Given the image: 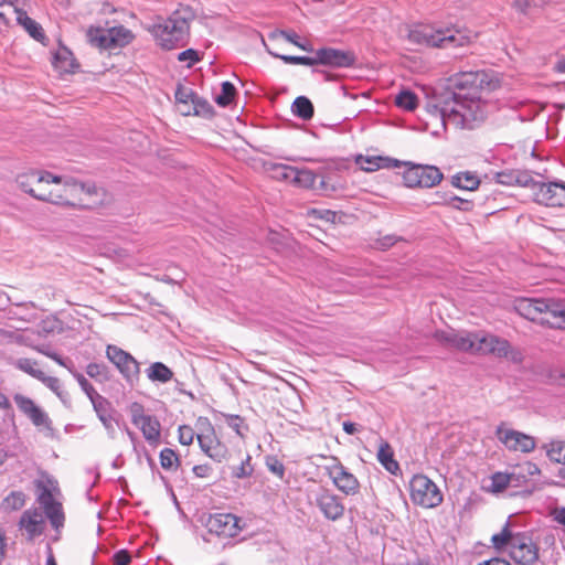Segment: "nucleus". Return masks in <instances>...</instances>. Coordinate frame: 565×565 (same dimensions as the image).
<instances>
[{
	"instance_id": "obj_14",
	"label": "nucleus",
	"mask_w": 565,
	"mask_h": 565,
	"mask_svg": "<svg viewBox=\"0 0 565 565\" xmlns=\"http://www.w3.org/2000/svg\"><path fill=\"white\" fill-rule=\"evenodd\" d=\"M178 109L182 116H200L210 110L206 100L198 97L192 88L179 83L174 93Z\"/></svg>"
},
{
	"instance_id": "obj_16",
	"label": "nucleus",
	"mask_w": 565,
	"mask_h": 565,
	"mask_svg": "<svg viewBox=\"0 0 565 565\" xmlns=\"http://www.w3.org/2000/svg\"><path fill=\"white\" fill-rule=\"evenodd\" d=\"M539 546L525 533L518 532L511 548H509L510 557L521 565H533L539 561Z\"/></svg>"
},
{
	"instance_id": "obj_40",
	"label": "nucleus",
	"mask_w": 565,
	"mask_h": 565,
	"mask_svg": "<svg viewBox=\"0 0 565 565\" xmlns=\"http://www.w3.org/2000/svg\"><path fill=\"white\" fill-rule=\"evenodd\" d=\"M160 465L166 470H177L180 466V460L174 450L164 448L160 451Z\"/></svg>"
},
{
	"instance_id": "obj_58",
	"label": "nucleus",
	"mask_w": 565,
	"mask_h": 565,
	"mask_svg": "<svg viewBox=\"0 0 565 565\" xmlns=\"http://www.w3.org/2000/svg\"><path fill=\"white\" fill-rule=\"evenodd\" d=\"M33 349L35 351H38L39 353H42V354L46 355L47 358L54 360L60 365H64L61 356L58 354H56L55 352H51L50 350L45 349L44 347H33Z\"/></svg>"
},
{
	"instance_id": "obj_32",
	"label": "nucleus",
	"mask_w": 565,
	"mask_h": 565,
	"mask_svg": "<svg viewBox=\"0 0 565 565\" xmlns=\"http://www.w3.org/2000/svg\"><path fill=\"white\" fill-rule=\"evenodd\" d=\"M509 487H512L509 472L498 471L491 475L490 484L484 489L489 493L499 494L504 492Z\"/></svg>"
},
{
	"instance_id": "obj_20",
	"label": "nucleus",
	"mask_w": 565,
	"mask_h": 565,
	"mask_svg": "<svg viewBox=\"0 0 565 565\" xmlns=\"http://www.w3.org/2000/svg\"><path fill=\"white\" fill-rule=\"evenodd\" d=\"M316 503L328 520L335 521L344 514V505L341 499L328 489L320 491L316 498Z\"/></svg>"
},
{
	"instance_id": "obj_12",
	"label": "nucleus",
	"mask_w": 565,
	"mask_h": 565,
	"mask_svg": "<svg viewBox=\"0 0 565 565\" xmlns=\"http://www.w3.org/2000/svg\"><path fill=\"white\" fill-rule=\"evenodd\" d=\"M406 163L403 180L407 188H433L444 179V174L437 167Z\"/></svg>"
},
{
	"instance_id": "obj_18",
	"label": "nucleus",
	"mask_w": 565,
	"mask_h": 565,
	"mask_svg": "<svg viewBox=\"0 0 565 565\" xmlns=\"http://www.w3.org/2000/svg\"><path fill=\"white\" fill-rule=\"evenodd\" d=\"M108 360L116 365L119 372L127 381H137L140 373V366L137 360L128 352L116 345H108L106 349Z\"/></svg>"
},
{
	"instance_id": "obj_45",
	"label": "nucleus",
	"mask_w": 565,
	"mask_h": 565,
	"mask_svg": "<svg viewBox=\"0 0 565 565\" xmlns=\"http://www.w3.org/2000/svg\"><path fill=\"white\" fill-rule=\"evenodd\" d=\"M36 489L39 492H50L61 494L58 482L56 479L49 475H43L42 479L36 481Z\"/></svg>"
},
{
	"instance_id": "obj_41",
	"label": "nucleus",
	"mask_w": 565,
	"mask_h": 565,
	"mask_svg": "<svg viewBox=\"0 0 565 565\" xmlns=\"http://www.w3.org/2000/svg\"><path fill=\"white\" fill-rule=\"evenodd\" d=\"M45 515L50 520L52 526L58 531L64 525L65 515L63 512L62 503L55 504L44 511Z\"/></svg>"
},
{
	"instance_id": "obj_63",
	"label": "nucleus",
	"mask_w": 565,
	"mask_h": 565,
	"mask_svg": "<svg viewBox=\"0 0 565 565\" xmlns=\"http://www.w3.org/2000/svg\"><path fill=\"white\" fill-rule=\"evenodd\" d=\"M6 535L4 533L0 530V562L4 558V555H6Z\"/></svg>"
},
{
	"instance_id": "obj_29",
	"label": "nucleus",
	"mask_w": 565,
	"mask_h": 565,
	"mask_svg": "<svg viewBox=\"0 0 565 565\" xmlns=\"http://www.w3.org/2000/svg\"><path fill=\"white\" fill-rule=\"evenodd\" d=\"M515 534L510 525L505 524L499 533L491 536L492 546L499 552L511 548Z\"/></svg>"
},
{
	"instance_id": "obj_47",
	"label": "nucleus",
	"mask_w": 565,
	"mask_h": 565,
	"mask_svg": "<svg viewBox=\"0 0 565 565\" xmlns=\"http://www.w3.org/2000/svg\"><path fill=\"white\" fill-rule=\"evenodd\" d=\"M253 466L250 463V456H246L244 460H242L241 465L233 469V476L235 478L242 479L252 476Z\"/></svg>"
},
{
	"instance_id": "obj_26",
	"label": "nucleus",
	"mask_w": 565,
	"mask_h": 565,
	"mask_svg": "<svg viewBox=\"0 0 565 565\" xmlns=\"http://www.w3.org/2000/svg\"><path fill=\"white\" fill-rule=\"evenodd\" d=\"M19 409L30 418L35 426H41L45 423V415L35 403L22 394H15L13 397Z\"/></svg>"
},
{
	"instance_id": "obj_5",
	"label": "nucleus",
	"mask_w": 565,
	"mask_h": 565,
	"mask_svg": "<svg viewBox=\"0 0 565 565\" xmlns=\"http://www.w3.org/2000/svg\"><path fill=\"white\" fill-rule=\"evenodd\" d=\"M193 13L189 8L177 9L167 20L152 26L157 43L164 50H171L189 34Z\"/></svg>"
},
{
	"instance_id": "obj_24",
	"label": "nucleus",
	"mask_w": 565,
	"mask_h": 565,
	"mask_svg": "<svg viewBox=\"0 0 565 565\" xmlns=\"http://www.w3.org/2000/svg\"><path fill=\"white\" fill-rule=\"evenodd\" d=\"M541 475L539 466L532 461H524L514 466L509 472L511 484L515 488L526 487L534 477Z\"/></svg>"
},
{
	"instance_id": "obj_10",
	"label": "nucleus",
	"mask_w": 565,
	"mask_h": 565,
	"mask_svg": "<svg viewBox=\"0 0 565 565\" xmlns=\"http://www.w3.org/2000/svg\"><path fill=\"white\" fill-rule=\"evenodd\" d=\"M196 439L202 451L211 459L221 462L227 456V447L216 436L211 422L205 417H199L195 424Z\"/></svg>"
},
{
	"instance_id": "obj_9",
	"label": "nucleus",
	"mask_w": 565,
	"mask_h": 565,
	"mask_svg": "<svg viewBox=\"0 0 565 565\" xmlns=\"http://www.w3.org/2000/svg\"><path fill=\"white\" fill-rule=\"evenodd\" d=\"M409 499L417 507L434 509L441 504L444 495L430 478L417 473L409 481Z\"/></svg>"
},
{
	"instance_id": "obj_31",
	"label": "nucleus",
	"mask_w": 565,
	"mask_h": 565,
	"mask_svg": "<svg viewBox=\"0 0 565 565\" xmlns=\"http://www.w3.org/2000/svg\"><path fill=\"white\" fill-rule=\"evenodd\" d=\"M317 181V174L309 169L295 167L291 184L301 189H312Z\"/></svg>"
},
{
	"instance_id": "obj_56",
	"label": "nucleus",
	"mask_w": 565,
	"mask_h": 565,
	"mask_svg": "<svg viewBox=\"0 0 565 565\" xmlns=\"http://www.w3.org/2000/svg\"><path fill=\"white\" fill-rule=\"evenodd\" d=\"M39 381H41L45 386H47L53 392L57 393L60 388L58 379L53 376H46L45 373H43Z\"/></svg>"
},
{
	"instance_id": "obj_53",
	"label": "nucleus",
	"mask_w": 565,
	"mask_h": 565,
	"mask_svg": "<svg viewBox=\"0 0 565 565\" xmlns=\"http://www.w3.org/2000/svg\"><path fill=\"white\" fill-rule=\"evenodd\" d=\"M277 39H282V40H286L292 44H295L296 46L300 47L301 50H305V51H311V47H308L306 46L305 44H301L297 41V38L298 35L296 33H286V32H281L279 35L276 36Z\"/></svg>"
},
{
	"instance_id": "obj_6",
	"label": "nucleus",
	"mask_w": 565,
	"mask_h": 565,
	"mask_svg": "<svg viewBox=\"0 0 565 565\" xmlns=\"http://www.w3.org/2000/svg\"><path fill=\"white\" fill-rule=\"evenodd\" d=\"M270 53L288 64L312 66L317 64L328 65L332 67H348L354 64L355 56L348 51H341L332 47L320 49L315 56H292L285 55L279 52Z\"/></svg>"
},
{
	"instance_id": "obj_27",
	"label": "nucleus",
	"mask_w": 565,
	"mask_h": 565,
	"mask_svg": "<svg viewBox=\"0 0 565 565\" xmlns=\"http://www.w3.org/2000/svg\"><path fill=\"white\" fill-rule=\"evenodd\" d=\"M52 64L61 75L73 74L78 67L73 53L65 46H61L55 51Z\"/></svg>"
},
{
	"instance_id": "obj_43",
	"label": "nucleus",
	"mask_w": 565,
	"mask_h": 565,
	"mask_svg": "<svg viewBox=\"0 0 565 565\" xmlns=\"http://www.w3.org/2000/svg\"><path fill=\"white\" fill-rule=\"evenodd\" d=\"M236 95V88L230 82L222 83V90L218 96L215 97V103L221 107L228 106Z\"/></svg>"
},
{
	"instance_id": "obj_61",
	"label": "nucleus",
	"mask_w": 565,
	"mask_h": 565,
	"mask_svg": "<svg viewBox=\"0 0 565 565\" xmlns=\"http://www.w3.org/2000/svg\"><path fill=\"white\" fill-rule=\"evenodd\" d=\"M478 565H511L508 561L499 557L491 558L489 561H484L479 563Z\"/></svg>"
},
{
	"instance_id": "obj_21",
	"label": "nucleus",
	"mask_w": 565,
	"mask_h": 565,
	"mask_svg": "<svg viewBox=\"0 0 565 565\" xmlns=\"http://www.w3.org/2000/svg\"><path fill=\"white\" fill-rule=\"evenodd\" d=\"M19 527L24 531L29 541H33L45 529V520L42 512L36 508L25 510L20 518Z\"/></svg>"
},
{
	"instance_id": "obj_54",
	"label": "nucleus",
	"mask_w": 565,
	"mask_h": 565,
	"mask_svg": "<svg viewBox=\"0 0 565 565\" xmlns=\"http://www.w3.org/2000/svg\"><path fill=\"white\" fill-rule=\"evenodd\" d=\"M131 556L126 550H120L114 555V565H129Z\"/></svg>"
},
{
	"instance_id": "obj_4",
	"label": "nucleus",
	"mask_w": 565,
	"mask_h": 565,
	"mask_svg": "<svg viewBox=\"0 0 565 565\" xmlns=\"http://www.w3.org/2000/svg\"><path fill=\"white\" fill-rule=\"evenodd\" d=\"M515 310L523 318L552 328H565V302L554 298H521Z\"/></svg>"
},
{
	"instance_id": "obj_44",
	"label": "nucleus",
	"mask_w": 565,
	"mask_h": 565,
	"mask_svg": "<svg viewBox=\"0 0 565 565\" xmlns=\"http://www.w3.org/2000/svg\"><path fill=\"white\" fill-rule=\"evenodd\" d=\"M431 204H435V205H451L454 207H457V209H460V210H463V211H469V210L472 209V203L470 201L460 199V198H458L456 195L443 196V200H434L431 202Z\"/></svg>"
},
{
	"instance_id": "obj_35",
	"label": "nucleus",
	"mask_w": 565,
	"mask_h": 565,
	"mask_svg": "<svg viewBox=\"0 0 565 565\" xmlns=\"http://www.w3.org/2000/svg\"><path fill=\"white\" fill-rule=\"evenodd\" d=\"M147 375L153 382L167 383L173 377V372L163 363L154 362L148 367Z\"/></svg>"
},
{
	"instance_id": "obj_49",
	"label": "nucleus",
	"mask_w": 565,
	"mask_h": 565,
	"mask_svg": "<svg viewBox=\"0 0 565 565\" xmlns=\"http://www.w3.org/2000/svg\"><path fill=\"white\" fill-rule=\"evenodd\" d=\"M178 61L186 63L188 67L193 66L196 62L200 61V56L198 51L193 49H188L178 54Z\"/></svg>"
},
{
	"instance_id": "obj_8",
	"label": "nucleus",
	"mask_w": 565,
	"mask_h": 565,
	"mask_svg": "<svg viewBox=\"0 0 565 565\" xmlns=\"http://www.w3.org/2000/svg\"><path fill=\"white\" fill-rule=\"evenodd\" d=\"M90 45L100 50H116L130 44L135 34L124 25H117L109 29L99 26H89L86 32Z\"/></svg>"
},
{
	"instance_id": "obj_3",
	"label": "nucleus",
	"mask_w": 565,
	"mask_h": 565,
	"mask_svg": "<svg viewBox=\"0 0 565 565\" xmlns=\"http://www.w3.org/2000/svg\"><path fill=\"white\" fill-rule=\"evenodd\" d=\"M475 38L454 26L437 28L424 23L413 25L407 34L411 43L435 49L467 46L473 42Z\"/></svg>"
},
{
	"instance_id": "obj_46",
	"label": "nucleus",
	"mask_w": 565,
	"mask_h": 565,
	"mask_svg": "<svg viewBox=\"0 0 565 565\" xmlns=\"http://www.w3.org/2000/svg\"><path fill=\"white\" fill-rule=\"evenodd\" d=\"M194 437H196V430H194L190 425H181L178 429V438L179 443L183 446H190Z\"/></svg>"
},
{
	"instance_id": "obj_34",
	"label": "nucleus",
	"mask_w": 565,
	"mask_h": 565,
	"mask_svg": "<svg viewBox=\"0 0 565 565\" xmlns=\"http://www.w3.org/2000/svg\"><path fill=\"white\" fill-rule=\"evenodd\" d=\"M476 333L467 331L456 332L451 349L475 354Z\"/></svg>"
},
{
	"instance_id": "obj_57",
	"label": "nucleus",
	"mask_w": 565,
	"mask_h": 565,
	"mask_svg": "<svg viewBox=\"0 0 565 565\" xmlns=\"http://www.w3.org/2000/svg\"><path fill=\"white\" fill-rule=\"evenodd\" d=\"M78 384L81 385L82 390L90 397L93 398V394L96 393L93 385L82 375L76 376Z\"/></svg>"
},
{
	"instance_id": "obj_52",
	"label": "nucleus",
	"mask_w": 565,
	"mask_h": 565,
	"mask_svg": "<svg viewBox=\"0 0 565 565\" xmlns=\"http://www.w3.org/2000/svg\"><path fill=\"white\" fill-rule=\"evenodd\" d=\"M513 8L519 12L526 14L531 9L536 8L533 0H514Z\"/></svg>"
},
{
	"instance_id": "obj_13",
	"label": "nucleus",
	"mask_w": 565,
	"mask_h": 565,
	"mask_svg": "<svg viewBox=\"0 0 565 565\" xmlns=\"http://www.w3.org/2000/svg\"><path fill=\"white\" fill-rule=\"evenodd\" d=\"M209 533L218 537H234L243 530L242 519L233 513L210 514L205 521Z\"/></svg>"
},
{
	"instance_id": "obj_50",
	"label": "nucleus",
	"mask_w": 565,
	"mask_h": 565,
	"mask_svg": "<svg viewBox=\"0 0 565 565\" xmlns=\"http://www.w3.org/2000/svg\"><path fill=\"white\" fill-rule=\"evenodd\" d=\"M57 495H58L57 493L39 492L38 501L41 504V507L43 508V510L45 511L49 508L61 503L55 499Z\"/></svg>"
},
{
	"instance_id": "obj_60",
	"label": "nucleus",
	"mask_w": 565,
	"mask_h": 565,
	"mask_svg": "<svg viewBox=\"0 0 565 565\" xmlns=\"http://www.w3.org/2000/svg\"><path fill=\"white\" fill-rule=\"evenodd\" d=\"M553 515L557 523L565 526V508L555 509Z\"/></svg>"
},
{
	"instance_id": "obj_37",
	"label": "nucleus",
	"mask_w": 565,
	"mask_h": 565,
	"mask_svg": "<svg viewBox=\"0 0 565 565\" xmlns=\"http://www.w3.org/2000/svg\"><path fill=\"white\" fill-rule=\"evenodd\" d=\"M395 104L404 110L413 111L418 106V98L416 94L411 90H402L396 95Z\"/></svg>"
},
{
	"instance_id": "obj_7",
	"label": "nucleus",
	"mask_w": 565,
	"mask_h": 565,
	"mask_svg": "<svg viewBox=\"0 0 565 565\" xmlns=\"http://www.w3.org/2000/svg\"><path fill=\"white\" fill-rule=\"evenodd\" d=\"M475 354L492 355L498 359H505L513 363H522V352L514 348L507 339L489 332H477L475 340Z\"/></svg>"
},
{
	"instance_id": "obj_48",
	"label": "nucleus",
	"mask_w": 565,
	"mask_h": 565,
	"mask_svg": "<svg viewBox=\"0 0 565 565\" xmlns=\"http://www.w3.org/2000/svg\"><path fill=\"white\" fill-rule=\"evenodd\" d=\"M455 334L456 331L438 330L434 333L433 337L438 343L451 349L455 340Z\"/></svg>"
},
{
	"instance_id": "obj_11",
	"label": "nucleus",
	"mask_w": 565,
	"mask_h": 565,
	"mask_svg": "<svg viewBox=\"0 0 565 565\" xmlns=\"http://www.w3.org/2000/svg\"><path fill=\"white\" fill-rule=\"evenodd\" d=\"M322 457L328 460L323 469L334 487L347 495H356L361 488L358 478L343 466L338 457Z\"/></svg>"
},
{
	"instance_id": "obj_64",
	"label": "nucleus",
	"mask_w": 565,
	"mask_h": 565,
	"mask_svg": "<svg viewBox=\"0 0 565 565\" xmlns=\"http://www.w3.org/2000/svg\"><path fill=\"white\" fill-rule=\"evenodd\" d=\"M0 408L6 411L11 408V403L9 398L2 392H0Z\"/></svg>"
},
{
	"instance_id": "obj_36",
	"label": "nucleus",
	"mask_w": 565,
	"mask_h": 565,
	"mask_svg": "<svg viewBox=\"0 0 565 565\" xmlns=\"http://www.w3.org/2000/svg\"><path fill=\"white\" fill-rule=\"evenodd\" d=\"M292 113L299 118L308 120L313 116V105L309 98L299 96L292 104Z\"/></svg>"
},
{
	"instance_id": "obj_39",
	"label": "nucleus",
	"mask_w": 565,
	"mask_h": 565,
	"mask_svg": "<svg viewBox=\"0 0 565 565\" xmlns=\"http://www.w3.org/2000/svg\"><path fill=\"white\" fill-rule=\"evenodd\" d=\"M26 495L22 491H12L3 500L7 510L17 511L24 507Z\"/></svg>"
},
{
	"instance_id": "obj_2",
	"label": "nucleus",
	"mask_w": 565,
	"mask_h": 565,
	"mask_svg": "<svg viewBox=\"0 0 565 565\" xmlns=\"http://www.w3.org/2000/svg\"><path fill=\"white\" fill-rule=\"evenodd\" d=\"M18 189L35 201L75 211H94L109 204L108 192L95 182L65 178L45 169L30 168L19 172Z\"/></svg>"
},
{
	"instance_id": "obj_42",
	"label": "nucleus",
	"mask_w": 565,
	"mask_h": 565,
	"mask_svg": "<svg viewBox=\"0 0 565 565\" xmlns=\"http://www.w3.org/2000/svg\"><path fill=\"white\" fill-rule=\"evenodd\" d=\"M38 366V361L32 359L23 358L17 361V367L19 370L23 371L24 373L31 375L36 380H40L44 372L40 370Z\"/></svg>"
},
{
	"instance_id": "obj_51",
	"label": "nucleus",
	"mask_w": 565,
	"mask_h": 565,
	"mask_svg": "<svg viewBox=\"0 0 565 565\" xmlns=\"http://www.w3.org/2000/svg\"><path fill=\"white\" fill-rule=\"evenodd\" d=\"M308 214L315 218H322L326 221L334 222L335 213L330 210H317L312 209L308 212Z\"/></svg>"
},
{
	"instance_id": "obj_25",
	"label": "nucleus",
	"mask_w": 565,
	"mask_h": 565,
	"mask_svg": "<svg viewBox=\"0 0 565 565\" xmlns=\"http://www.w3.org/2000/svg\"><path fill=\"white\" fill-rule=\"evenodd\" d=\"M498 183L508 186H530L533 183L531 173L526 170L511 169L495 174Z\"/></svg>"
},
{
	"instance_id": "obj_33",
	"label": "nucleus",
	"mask_w": 565,
	"mask_h": 565,
	"mask_svg": "<svg viewBox=\"0 0 565 565\" xmlns=\"http://www.w3.org/2000/svg\"><path fill=\"white\" fill-rule=\"evenodd\" d=\"M451 184L461 190L473 191L478 189L480 180L472 172H459L452 177Z\"/></svg>"
},
{
	"instance_id": "obj_38",
	"label": "nucleus",
	"mask_w": 565,
	"mask_h": 565,
	"mask_svg": "<svg viewBox=\"0 0 565 565\" xmlns=\"http://www.w3.org/2000/svg\"><path fill=\"white\" fill-rule=\"evenodd\" d=\"M546 455L550 460L565 465V441L553 440L546 446Z\"/></svg>"
},
{
	"instance_id": "obj_55",
	"label": "nucleus",
	"mask_w": 565,
	"mask_h": 565,
	"mask_svg": "<svg viewBox=\"0 0 565 565\" xmlns=\"http://www.w3.org/2000/svg\"><path fill=\"white\" fill-rule=\"evenodd\" d=\"M86 373L88 376L96 379L105 373V366L97 363H89L86 367Z\"/></svg>"
},
{
	"instance_id": "obj_28",
	"label": "nucleus",
	"mask_w": 565,
	"mask_h": 565,
	"mask_svg": "<svg viewBox=\"0 0 565 565\" xmlns=\"http://www.w3.org/2000/svg\"><path fill=\"white\" fill-rule=\"evenodd\" d=\"M376 457H377L379 462L390 473L397 475L401 471L399 463L397 462V460L394 457V450L387 441L381 440Z\"/></svg>"
},
{
	"instance_id": "obj_22",
	"label": "nucleus",
	"mask_w": 565,
	"mask_h": 565,
	"mask_svg": "<svg viewBox=\"0 0 565 565\" xmlns=\"http://www.w3.org/2000/svg\"><path fill=\"white\" fill-rule=\"evenodd\" d=\"M356 164L366 172H373L381 169H395L406 166L407 163L386 156H363L360 154L355 159Z\"/></svg>"
},
{
	"instance_id": "obj_30",
	"label": "nucleus",
	"mask_w": 565,
	"mask_h": 565,
	"mask_svg": "<svg viewBox=\"0 0 565 565\" xmlns=\"http://www.w3.org/2000/svg\"><path fill=\"white\" fill-rule=\"evenodd\" d=\"M264 167L270 178L291 183L295 167L274 162L266 163Z\"/></svg>"
},
{
	"instance_id": "obj_17",
	"label": "nucleus",
	"mask_w": 565,
	"mask_h": 565,
	"mask_svg": "<svg viewBox=\"0 0 565 565\" xmlns=\"http://www.w3.org/2000/svg\"><path fill=\"white\" fill-rule=\"evenodd\" d=\"M131 422L141 431L143 437L150 444H158L161 436V426L159 420L150 415L145 414L142 405L134 403L130 406Z\"/></svg>"
},
{
	"instance_id": "obj_19",
	"label": "nucleus",
	"mask_w": 565,
	"mask_h": 565,
	"mask_svg": "<svg viewBox=\"0 0 565 565\" xmlns=\"http://www.w3.org/2000/svg\"><path fill=\"white\" fill-rule=\"evenodd\" d=\"M498 439L512 451L531 452L535 449V439L524 433L507 428L504 424L498 426L495 430Z\"/></svg>"
},
{
	"instance_id": "obj_59",
	"label": "nucleus",
	"mask_w": 565,
	"mask_h": 565,
	"mask_svg": "<svg viewBox=\"0 0 565 565\" xmlns=\"http://www.w3.org/2000/svg\"><path fill=\"white\" fill-rule=\"evenodd\" d=\"M210 471L211 468L209 465H198L193 467V473L199 478H206Z\"/></svg>"
},
{
	"instance_id": "obj_1",
	"label": "nucleus",
	"mask_w": 565,
	"mask_h": 565,
	"mask_svg": "<svg viewBox=\"0 0 565 565\" xmlns=\"http://www.w3.org/2000/svg\"><path fill=\"white\" fill-rule=\"evenodd\" d=\"M450 82L454 89L436 105L444 122L460 129L478 128L490 114V96L501 87V78L492 72L468 71L454 74Z\"/></svg>"
},
{
	"instance_id": "obj_23",
	"label": "nucleus",
	"mask_w": 565,
	"mask_h": 565,
	"mask_svg": "<svg viewBox=\"0 0 565 565\" xmlns=\"http://www.w3.org/2000/svg\"><path fill=\"white\" fill-rule=\"evenodd\" d=\"M11 6L13 7L18 24L21 25L33 40L40 43H45L47 36L42 25L30 18L28 13L19 7V0H15V3H12Z\"/></svg>"
},
{
	"instance_id": "obj_15",
	"label": "nucleus",
	"mask_w": 565,
	"mask_h": 565,
	"mask_svg": "<svg viewBox=\"0 0 565 565\" xmlns=\"http://www.w3.org/2000/svg\"><path fill=\"white\" fill-rule=\"evenodd\" d=\"M531 188L536 203L548 207L565 206V184L558 182L540 183L533 180Z\"/></svg>"
},
{
	"instance_id": "obj_62",
	"label": "nucleus",
	"mask_w": 565,
	"mask_h": 565,
	"mask_svg": "<svg viewBox=\"0 0 565 565\" xmlns=\"http://www.w3.org/2000/svg\"><path fill=\"white\" fill-rule=\"evenodd\" d=\"M342 427H343V430L349 435H353L358 431L356 425L352 422H344L342 424Z\"/></svg>"
}]
</instances>
